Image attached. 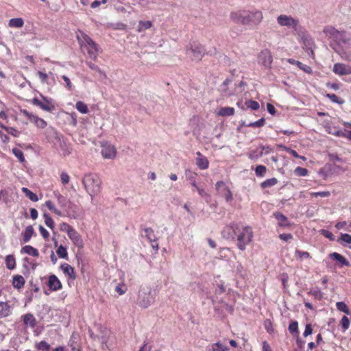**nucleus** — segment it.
Instances as JSON below:
<instances>
[{
  "mask_svg": "<svg viewBox=\"0 0 351 351\" xmlns=\"http://www.w3.org/2000/svg\"><path fill=\"white\" fill-rule=\"evenodd\" d=\"M76 34V37L80 46L86 49L91 59L95 61L97 60L99 53V45L84 32L78 30Z\"/></svg>",
  "mask_w": 351,
  "mask_h": 351,
  "instance_id": "obj_3",
  "label": "nucleus"
},
{
  "mask_svg": "<svg viewBox=\"0 0 351 351\" xmlns=\"http://www.w3.org/2000/svg\"><path fill=\"white\" fill-rule=\"evenodd\" d=\"M32 123H34L38 128L40 129L45 128L47 125V121H45L43 119L40 118L37 115L35 117Z\"/></svg>",
  "mask_w": 351,
  "mask_h": 351,
  "instance_id": "obj_34",
  "label": "nucleus"
},
{
  "mask_svg": "<svg viewBox=\"0 0 351 351\" xmlns=\"http://www.w3.org/2000/svg\"><path fill=\"white\" fill-rule=\"evenodd\" d=\"M6 132L12 135L13 136L17 137L19 135V132L13 127H8L6 128Z\"/></svg>",
  "mask_w": 351,
  "mask_h": 351,
  "instance_id": "obj_62",
  "label": "nucleus"
},
{
  "mask_svg": "<svg viewBox=\"0 0 351 351\" xmlns=\"http://www.w3.org/2000/svg\"><path fill=\"white\" fill-rule=\"evenodd\" d=\"M234 112V108L232 107H223L219 109L217 114L221 117L232 116Z\"/></svg>",
  "mask_w": 351,
  "mask_h": 351,
  "instance_id": "obj_30",
  "label": "nucleus"
},
{
  "mask_svg": "<svg viewBox=\"0 0 351 351\" xmlns=\"http://www.w3.org/2000/svg\"><path fill=\"white\" fill-rule=\"evenodd\" d=\"M341 324L343 330H346L350 326V320L346 316H343L341 320Z\"/></svg>",
  "mask_w": 351,
  "mask_h": 351,
  "instance_id": "obj_56",
  "label": "nucleus"
},
{
  "mask_svg": "<svg viewBox=\"0 0 351 351\" xmlns=\"http://www.w3.org/2000/svg\"><path fill=\"white\" fill-rule=\"evenodd\" d=\"M45 134L48 141H51L53 138H56L58 137V132L51 127L47 128Z\"/></svg>",
  "mask_w": 351,
  "mask_h": 351,
  "instance_id": "obj_35",
  "label": "nucleus"
},
{
  "mask_svg": "<svg viewBox=\"0 0 351 351\" xmlns=\"http://www.w3.org/2000/svg\"><path fill=\"white\" fill-rule=\"evenodd\" d=\"M324 33L326 36L334 40L341 39V38L345 36L344 31H339L332 26L325 27L324 29Z\"/></svg>",
  "mask_w": 351,
  "mask_h": 351,
  "instance_id": "obj_16",
  "label": "nucleus"
},
{
  "mask_svg": "<svg viewBox=\"0 0 351 351\" xmlns=\"http://www.w3.org/2000/svg\"><path fill=\"white\" fill-rule=\"evenodd\" d=\"M51 346L46 341H41L35 344V348L40 351H49Z\"/></svg>",
  "mask_w": 351,
  "mask_h": 351,
  "instance_id": "obj_36",
  "label": "nucleus"
},
{
  "mask_svg": "<svg viewBox=\"0 0 351 351\" xmlns=\"http://www.w3.org/2000/svg\"><path fill=\"white\" fill-rule=\"evenodd\" d=\"M332 71L338 75H347L351 74V66L343 63L334 64Z\"/></svg>",
  "mask_w": 351,
  "mask_h": 351,
  "instance_id": "obj_15",
  "label": "nucleus"
},
{
  "mask_svg": "<svg viewBox=\"0 0 351 351\" xmlns=\"http://www.w3.org/2000/svg\"><path fill=\"white\" fill-rule=\"evenodd\" d=\"M76 109L82 114H86L88 112V108L87 105L82 101H79L75 104Z\"/></svg>",
  "mask_w": 351,
  "mask_h": 351,
  "instance_id": "obj_39",
  "label": "nucleus"
},
{
  "mask_svg": "<svg viewBox=\"0 0 351 351\" xmlns=\"http://www.w3.org/2000/svg\"><path fill=\"white\" fill-rule=\"evenodd\" d=\"M345 129L343 130L338 128H334V131H329V134L335 135L337 136L345 137L351 141V123H343Z\"/></svg>",
  "mask_w": 351,
  "mask_h": 351,
  "instance_id": "obj_14",
  "label": "nucleus"
},
{
  "mask_svg": "<svg viewBox=\"0 0 351 351\" xmlns=\"http://www.w3.org/2000/svg\"><path fill=\"white\" fill-rule=\"evenodd\" d=\"M327 97H328L332 101L337 104H343V101L341 100L335 94H327Z\"/></svg>",
  "mask_w": 351,
  "mask_h": 351,
  "instance_id": "obj_61",
  "label": "nucleus"
},
{
  "mask_svg": "<svg viewBox=\"0 0 351 351\" xmlns=\"http://www.w3.org/2000/svg\"><path fill=\"white\" fill-rule=\"evenodd\" d=\"M56 197L58 204L64 210V212H62L58 210L51 200H47L45 202V206L49 210L53 212L58 216L67 217L74 219L77 218L78 208L76 205L73 204L70 200H68L64 196L59 193L56 194Z\"/></svg>",
  "mask_w": 351,
  "mask_h": 351,
  "instance_id": "obj_2",
  "label": "nucleus"
},
{
  "mask_svg": "<svg viewBox=\"0 0 351 351\" xmlns=\"http://www.w3.org/2000/svg\"><path fill=\"white\" fill-rule=\"evenodd\" d=\"M278 180L276 178L267 179L261 184V186L263 189L271 187L278 183Z\"/></svg>",
  "mask_w": 351,
  "mask_h": 351,
  "instance_id": "obj_37",
  "label": "nucleus"
},
{
  "mask_svg": "<svg viewBox=\"0 0 351 351\" xmlns=\"http://www.w3.org/2000/svg\"><path fill=\"white\" fill-rule=\"evenodd\" d=\"M8 25L11 27L19 28L23 26L24 21L21 18H14L9 21Z\"/></svg>",
  "mask_w": 351,
  "mask_h": 351,
  "instance_id": "obj_32",
  "label": "nucleus"
},
{
  "mask_svg": "<svg viewBox=\"0 0 351 351\" xmlns=\"http://www.w3.org/2000/svg\"><path fill=\"white\" fill-rule=\"evenodd\" d=\"M228 350V348L220 342H217L212 345L213 351H227Z\"/></svg>",
  "mask_w": 351,
  "mask_h": 351,
  "instance_id": "obj_45",
  "label": "nucleus"
},
{
  "mask_svg": "<svg viewBox=\"0 0 351 351\" xmlns=\"http://www.w3.org/2000/svg\"><path fill=\"white\" fill-rule=\"evenodd\" d=\"M47 286L51 291H56L62 288L61 282L54 274H51L49 276Z\"/></svg>",
  "mask_w": 351,
  "mask_h": 351,
  "instance_id": "obj_19",
  "label": "nucleus"
},
{
  "mask_svg": "<svg viewBox=\"0 0 351 351\" xmlns=\"http://www.w3.org/2000/svg\"><path fill=\"white\" fill-rule=\"evenodd\" d=\"M265 123V119L264 118H261L256 121L247 124V127L250 128H260L264 125Z\"/></svg>",
  "mask_w": 351,
  "mask_h": 351,
  "instance_id": "obj_51",
  "label": "nucleus"
},
{
  "mask_svg": "<svg viewBox=\"0 0 351 351\" xmlns=\"http://www.w3.org/2000/svg\"><path fill=\"white\" fill-rule=\"evenodd\" d=\"M289 331L291 334L298 333V323L297 321H291L289 325Z\"/></svg>",
  "mask_w": 351,
  "mask_h": 351,
  "instance_id": "obj_47",
  "label": "nucleus"
},
{
  "mask_svg": "<svg viewBox=\"0 0 351 351\" xmlns=\"http://www.w3.org/2000/svg\"><path fill=\"white\" fill-rule=\"evenodd\" d=\"M336 307L339 311L349 315L350 313V309L344 302H338L336 303Z\"/></svg>",
  "mask_w": 351,
  "mask_h": 351,
  "instance_id": "obj_40",
  "label": "nucleus"
},
{
  "mask_svg": "<svg viewBox=\"0 0 351 351\" xmlns=\"http://www.w3.org/2000/svg\"><path fill=\"white\" fill-rule=\"evenodd\" d=\"M69 238L71 240L73 243L79 248L83 247V240L81 235L73 228L67 233Z\"/></svg>",
  "mask_w": 351,
  "mask_h": 351,
  "instance_id": "obj_18",
  "label": "nucleus"
},
{
  "mask_svg": "<svg viewBox=\"0 0 351 351\" xmlns=\"http://www.w3.org/2000/svg\"><path fill=\"white\" fill-rule=\"evenodd\" d=\"M155 302V294L149 287H141L138 291L136 303L144 308H148Z\"/></svg>",
  "mask_w": 351,
  "mask_h": 351,
  "instance_id": "obj_5",
  "label": "nucleus"
},
{
  "mask_svg": "<svg viewBox=\"0 0 351 351\" xmlns=\"http://www.w3.org/2000/svg\"><path fill=\"white\" fill-rule=\"evenodd\" d=\"M10 313V306L8 302H0V319L9 316Z\"/></svg>",
  "mask_w": 351,
  "mask_h": 351,
  "instance_id": "obj_27",
  "label": "nucleus"
},
{
  "mask_svg": "<svg viewBox=\"0 0 351 351\" xmlns=\"http://www.w3.org/2000/svg\"><path fill=\"white\" fill-rule=\"evenodd\" d=\"M41 97H42L43 100H40L36 97L33 98L32 100V103L34 105L40 107L42 110H45V111H47L49 112H53L56 108L55 104H54L53 99H48V98L44 97L43 95H41Z\"/></svg>",
  "mask_w": 351,
  "mask_h": 351,
  "instance_id": "obj_8",
  "label": "nucleus"
},
{
  "mask_svg": "<svg viewBox=\"0 0 351 351\" xmlns=\"http://www.w3.org/2000/svg\"><path fill=\"white\" fill-rule=\"evenodd\" d=\"M43 217L45 219V225L50 229L53 230V228L55 227L54 221H53V219L50 217V215L47 213H44Z\"/></svg>",
  "mask_w": 351,
  "mask_h": 351,
  "instance_id": "obj_42",
  "label": "nucleus"
},
{
  "mask_svg": "<svg viewBox=\"0 0 351 351\" xmlns=\"http://www.w3.org/2000/svg\"><path fill=\"white\" fill-rule=\"evenodd\" d=\"M295 173L298 176H306L308 175V169L302 167H298L294 171Z\"/></svg>",
  "mask_w": 351,
  "mask_h": 351,
  "instance_id": "obj_53",
  "label": "nucleus"
},
{
  "mask_svg": "<svg viewBox=\"0 0 351 351\" xmlns=\"http://www.w3.org/2000/svg\"><path fill=\"white\" fill-rule=\"evenodd\" d=\"M145 233V237L149 241L155 240L156 238L154 232L151 228H146L144 229Z\"/></svg>",
  "mask_w": 351,
  "mask_h": 351,
  "instance_id": "obj_46",
  "label": "nucleus"
},
{
  "mask_svg": "<svg viewBox=\"0 0 351 351\" xmlns=\"http://www.w3.org/2000/svg\"><path fill=\"white\" fill-rule=\"evenodd\" d=\"M34 234V230L32 226L26 227L25 231L23 232V241L24 243H27Z\"/></svg>",
  "mask_w": 351,
  "mask_h": 351,
  "instance_id": "obj_29",
  "label": "nucleus"
},
{
  "mask_svg": "<svg viewBox=\"0 0 351 351\" xmlns=\"http://www.w3.org/2000/svg\"><path fill=\"white\" fill-rule=\"evenodd\" d=\"M246 14L247 10H239L232 12L230 14V18L234 23L245 26L247 21Z\"/></svg>",
  "mask_w": 351,
  "mask_h": 351,
  "instance_id": "obj_12",
  "label": "nucleus"
},
{
  "mask_svg": "<svg viewBox=\"0 0 351 351\" xmlns=\"http://www.w3.org/2000/svg\"><path fill=\"white\" fill-rule=\"evenodd\" d=\"M60 180L62 184H67L70 180V177L69 174L66 172H62L60 175Z\"/></svg>",
  "mask_w": 351,
  "mask_h": 351,
  "instance_id": "obj_58",
  "label": "nucleus"
},
{
  "mask_svg": "<svg viewBox=\"0 0 351 351\" xmlns=\"http://www.w3.org/2000/svg\"><path fill=\"white\" fill-rule=\"evenodd\" d=\"M82 184L85 190L90 195L92 199L101 192V181L95 175L92 173L85 175L82 180Z\"/></svg>",
  "mask_w": 351,
  "mask_h": 351,
  "instance_id": "obj_4",
  "label": "nucleus"
},
{
  "mask_svg": "<svg viewBox=\"0 0 351 351\" xmlns=\"http://www.w3.org/2000/svg\"><path fill=\"white\" fill-rule=\"evenodd\" d=\"M216 190L223 196L227 202L233 199L232 193L223 181H218L215 184Z\"/></svg>",
  "mask_w": 351,
  "mask_h": 351,
  "instance_id": "obj_10",
  "label": "nucleus"
},
{
  "mask_svg": "<svg viewBox=\"0 0 351 351\" xmlns=\"http://www.w3.org/2000/svg\"><path fill=\"white\" fill-rule=\"evenodd\" d=\"M19 112H20L21 114H22L25 117H26L31 123L32 122V121L34 120V119L36 116V114H34L32 112H29L26 109L20 108Z\"/></svg>",
  "mask_w": 351,
  "mask_h": 351,
  "instance_id": "obj_43",
  "label": "nucleus"
},
{
  "mask_svg": "<svg viewBox=\"0 0 351 351\" xmlns=\"http://www.w3.org/2000/svg\"><path fill=\"white\" fill-rule=\"evenodd\" d=\"M329 257L332 259L333 261H335L337 262V266L338 267H350L351 265L349 262V261L343 255L337 253V252H332L329 254Z\"/></svg>",
  "mask_w": 351,
  "mask_h": 351,
  "instance_id": "obj_17",
  "label": "nucleus"
},
{
  "mask_svg": "<svg viewBox=\"0 0 351 351\" xmlns=\"http://www.w3.org/2000/svg\"><path fill=\"white\" fill-rule=\"evenodd\" d=\"M5 266H6L7 269H8L10 270H12V269H15L16 263V258L14 255H12V254L7 255L5 258Z\"/></svg>",
  "mask_w": 351,
  "mask_h": 351,
  "instance_id": "obj_28",
  "label": "nucleus"
},
{
  "mask_svg": "<svg viewBox=\"0 0 351 351\" xmlns=\"http://www.w3.org/2000/svg\"><path fill=\"white\" fill-rule=\"evenodd\" d=\"M295 257L297 258H300V259H302V258L308 259V258H311L310 254L308 252H302L299 250H295Z\"/></svg>",
  "mask_w": 351,
  "mask_h": 351,
  "instance_id": "obj_48",
  "label": "nucleus"
},
{
  "mask_svg": "<svg viewBox=\"0 0 351 351\" xmlns=\"http://www.w3.org/2000/svg\"><path fill=\"white\" fill-rule=\"evenodd\" d=\"M245 26L252 28L258 26L263 21V14L259 10H247Z\"/></svg>",
  "mask_w": 351,
  "mask_h": 351,
  "instance_id": "obj_7",
  "label": "nucleus"
},
{
  "mask_svg": "<svg viewBox=\"0 0 351 351\" xmlns=\"http://www.w3.org/2000/svg\"><path fill=\"white\" fill-rule=\"evenodd\" d=\"M196 191L198 192L199 195L204 198H208L210 197L209 194L202 188L199 186H197L196 188H195Z\"/></svg>",
  "mask_w": 351,
  "mask_h": 351,
  "instance_id": "obj_60",
  "label": "nucleus"
},
{
  "mask_svg": "<svg viewBox=\"0 0 351 351\" xmlns=\"http://www.w3.org/2000/svg\"><path fill=\"white\" fill-rule=\"evenodd\" d=\"M39 231L43 239L47 241L49 237V232L41 225L39 226Z\"/></svg>",
  "mask_w": 351,
  "mask_h": 351,
  "instance_id": "obj_59",
  "label": "nucleus"
},
{
  "mask_svg": "<svg viewBox=\"0 0 351 351\" xmlns=\"http://www.w3.org/2000/svg\"><path fill=\"white\" fill-rule=\"evenodd\" d=\"M186 54L192 61H200L205 54V49L199 43H190L186 49Z\"/></svg>",
  "mask_w": 351,
  "mask_h": 351,
  "instance_id": "obj_6",
  "label": "nucleus"
},
{
  "mask_svg": "<svg viewBox=\"0 0 351 351\" xmlns=\"http://www.w3.org/2000/svg\"><path fill=\"white\" fill-rule=\"evenodd\" d=\"M339 242L343 245H345V244H351V235L347 233L341 234Z\"/></svg>",
  "mask_w": 351,
  "mask_h": 351,
  "instance_id": "obj_44",
  "label": "nucleus"
},
{
  "mask_svg": "<svg viewBox=\"0 0 351 351\" xmlns=\"http://www.w3.org/2000/svg\"><path fill=\"white\" fill-rule=\"evenodd\" d=\"M12 153L19 159L20 162H23L25 161L23 153L21 149L17 148H13Z\"/></svg>",
  "mask_w": 351,
  "mask_h": 351,
  "instance_id": "obj_50",
  "label": "nucleus"
},
{
  "mask_svg": "<svg viewBox=\"0 0 351 351\" xmlns=\"http://www.w3.org/2000/svg\"><path fill=\"white\" fill-rule=\"evenodd\" d=\"M186 176L187 180L190 182L192 186L196 188L198 185L196 182V179L197 177V173L193 172L191 171H186Z\"/></svg>",
  "mask_w": 351,
  "mask_h": 351,
  "instance_id": "obj_31",
  "label": "nucleus"
},
{
  "mask_svg": "<svg viewBox=\"0 0 351 351\" xmlns=\"http://www.w3.org/2000/svg\"><path fill=\"white\" fill-rule=\"evenodd\" d=\"M310 195L311 197H318L320 196L322 197H328L330 195V192L328 191H322V192H311L310 193Z\"/></svg>",
  "mask_w": 351,
  "mask_h": 351,
  "instance_id": "obj_54",
  "label": "nucleus"
},
{
  "mask_svg": "<svg viewBox=\"0 0 351 351\" xmlns=\"http://www.w3.org/2000/svg\"><path fill=\"white\" fill-rule=\"evenodd\" d=\"M277 22L280 26H286L288 27H293L296 29L298 25L299 21L298 19L293 18L291 16L281 14L278 16Z\"/></svg>",
  "mask_w": 351,
  "mask_h": 351,
  "instance_id": "obj_11",
  "label": "nucleus"
},
{
  "mask_svg": "<svg viewBox=\"0 0 351 351\" xmlns=\"http://www.w3.org/2000/svg\"><path fill=\"white\" fill-rule=\"evenodd\" d=\"M115 291L119 295H123L126 292L127 288L125 285H118L115 288Z\"/></svg>",
  "mask_w": 351,
  "mask_h": 351,
  "instance_id": "obj_63",
  "label": "nucleus"
},
{
  "mask_svg": "<svg viewBox=\"0 0 351 351\" xmlns=\"http://www.w3.org/2000/svg\"><path fill=\"white\" fill-rule=\"evenodd\" d=\"M86 64L88 66V67L91 70L99 73V75L106 77L105 73L104 71H102L97 65L95 64L94 63H93L91 62H88V61H86Z\"/></svg>",
  "mask_w": 351,
  "mask_h": 351,
  "instance_id": "obj_41",
  "label": "nucleus"
},
{
  "mask_svg": "<svg viewBox=\"0 0 351 351\" xmlns=\"http://www.w3.org/2000/svg\"><path fill=\"white\" fill-rule=\"evenodd\" d=\"M22 191L25 194V195L32 202L38 201V197L37 195L33 193L32 191L28 189L27 188H22Z\"/></svg>",
  "mask_w": 351,
  "mask_h": 351,
  "instance_id": "obj_38",
  "label": "nucleus"
},
{
  "mask_svg": "<svg viewBox=\"0 0 351 351\" xmlns=\"http://www.w3.org/2000/svg\"><path fill=\"white\" fill-rule=\"evenodd\" d=\"M342 58L348 61L351 62V47L349 49L343 51Z\"/></svg>",
  "mask_w": 351,
  "mask_h": 351,
  "instance_id": "obj_64",
  "label": "nucleus"
},
{
  "mask_svg": "<svg viewBox=\"0 0 351 351\" xmlns=\"http://www.w3.org/2000/svg\"><path fill=\"white\" fill-rule=\"evenodd\" d=\"M60 269L70 279L75 280L76 278L74 268L69 264L66 263L61 264Z\"/></svg>",
  "mask_w": 351,
  "mask_h": 351,
  "instance_id": "obj_20",
  "label": "nucleus"
},
{
  "mask_svg": "<svg viewBox=\"0 0 351 351\" xmlns=\"http://www.w3.org/2000/svg\"><path fill=\"white\" fill-rule=\"evenodd\" d=\"M267 169L265 166L258 165L255 169V173L258 177H263L266 173Z\"/></svg>",
  "mask_w": 351,
  "mask_h": 351,
  "instance_id": "obj_52",
  "label": "nucleus"
},
{
  "mask_svg": "<svg viewBox=\"0 0 351 351\" xmlns=\"http://www.w3.org/2000/svg\"><path fill=\"white\" fill-rule=\"evenodd\" d=\"M60 230L62 232H66V234L73 228V227L66 222H62L60 223Z\"/></svg>",
  "mask_w": 351,
  "mask_h": 351,
  "instance_id": "obj_55",
  "label": "nucleus"
},
{
  "mask_svg": "<svg viewBox=\"0 0 351 351\" xmlns=\"http://www.w3.org/2000/svg\"><path fill=\"white\" fill-rule=\"evenodd\" d=\"M197 157L196 158V165L200 169H206L208 167L209 162L208 160L203 156L199 152H197Z\"/></svg>",
  "mask_w": 351,
  "mask_h": 351,
  "instance_id": "obj_22",
  "label": "nucleus"
},
{
  "mask_svg": "<svg viewBox=\"0 0 351 351\" xmlns=\"http://www.w3.org/2000/svg\"><path fill=\"white\" fill-rule=\"evenodd\" d=\"M24 325L25 327L33 328L36 325V320L32 313H27L23 316Z\"/></svg>",
  "mask_w": 351,
  "mask_h": 351,
  "instance_id": "obj_24",
  "label": "nucleus"
},
{
  "mask_svg": "<svg viewBox=\"0 0 351 351\" xmlns=\"http://www.w3.org/2000/svg\"><path fill=\"white\" fill-rule=\"evenodd\" d=\"M287 61L291 64L296 65L299 69H300L301 70L304 71L306 73H312V69L309 66L304 64L303 63H302L300 61L295 60L292 59V58L288 59Z\"/></svg>",
  "mask_w": 351,
  "mask_h": 351,
  "instance_id": "obj_26",
  "label": "nucleus"
},
{
  "mask_svg": "<svg viewBox=\"0 0 351 351\" xmlns=\"http://www.w3.org/2000/svg\"><path fill=\"white\" fill-rule=\"evenodd\" d=\"M258 61L265 68H270L273 62V58L270 50L268 49L262 50L258 54Z\"/></svg>",
  "mask_w": 351,
  "mask_h": 351,
  "instance_id": "obj_13",
  "label": "nucleus"
},
{
  "mask_svg": "<svg viewBox=\"0 0 351 351\" xmlns=\"http://www.w3.org/2000/svg\"><path fill=\"white\" fill-rule=\"evenodd\" d=\"M101 154L104 158L114 159L117 156V149L115 147L108 143L101 142Z\"/></svg>",
  "mask_w": 351,
  "mask_h": 351,
  "instance_id": "obj_9",
  "label": "nucleus"
},
{
  "mask_svg": "<svg viewBox=\"0 0 351 351\" xmlns=\"http://www.w3.org/2000/svg\"><path fill=\"white\" fill-rule=\"evenodd\" d=\"M245 105L248 108L254 110H258L260 108L259 104L254 100H248L245 102Z\"/></svg>",
  "mask_w": 351,
  "mask_h": 351,
  "instance_id": "obj_49",
  "label": "nucleus"
},
{
  "mask_svg": "<svg viewBox=\"0 0 351 351\" xmlns=\"http://www.w3.org/2000/svg\"><path fill=\"white\" fill-rule=\"evenodd\" d=\"M221 235L227 240L237 241L238 248L244 251L246 246L252 242L254 232L249 226L232 222L223 228Z\"/></svg>",
  "mask_w": 351,
  "mask_h": 351,
  "instance_id": "obj_1",
  "label": "nucleus"
},
{
  "mask_svg": "<svg viewBox=\"0 0 351 351\" xmlns=\"http://www.w3.org/2000/svg\"><path fill=\"white\" fill-rule=\"evenodd\" d=\"M25 284V280L23 276L17 274L13 276L12 285L14 289L19 291L23 288Z\"/></svg>",
  "mask_w": 351,
  "mask_h": 351,
  "instance_id": "obj_21",
  "label": "nucleus"
},
{
  "mask_svg": "<svg viewBox=\"0 0 351 351\" xmlns=\"http://www.w3.org/2000/svg\"><path fill=\"white\" fill-rule=\"evenodd\" d=\"M274 216L278 221V226L280 227H289L291 223L288 220L287 217L281 213L276 212L274 214Z\"/></svg>",
  "mask_w": 351,
  "mask_h": 351,
  "instance_id": "obj_23",
  "label": "nucleus"
},
{
  "mask_svg": "<svg viewBox=\"0 0 351 351\" xmlns=\"http://www.w3.org/2000/svg\"><path fill=\"white\" fill-rule=\"evenodd\" d=\"M56 254L60 258H64L66 260H68L69 258L67 250L62 245H60L58 247V249L56 250Z\"/></svg>",
  "mask_w": 351,
  "mask_h": 351,
  "instance_id": "obj_33",
  "label": "nucleus"
},
{
  "mask_svg": "<svg viewBox=\"0 0 351 351\" xmlns=\"http://www.w3.org/2000/svg\"><path fill=\"white\" fill-rule=\"evenodd\" d=\"M265 328L269 333L274 332V327L271 322L269 319H266L264 322Z\"/></svg>",
  "mask_w": 351,
  "mask_h": 351,
  "instance_id": "obj_57",
  "label": "nucleus"
},
{
  "mask_svg": "<svg viewBox=\"0 0 351 351\" xmlns=\"http://www.w3.org/2000/svg\"><path fill=\"white\" fill-rule=\"evenodd\" d=\"M21 254H27L28 255H30L33 257H38L39 256V252L38 250L32 247V245H25L24 247H23L21 250Z\"/></svg>",
  "mask_w": 351,
  "mask_h": 351,
  "instance_id": "obj_25",
  "label": "nucleus"
}]
</instances>
